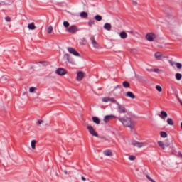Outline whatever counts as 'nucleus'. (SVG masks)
Returning <instances> with one entry per match:
<instances>
[{"label": "nucleus", "instance_id": "f257e3e1", "mask_svg": "<svg viewBox=\"0 0 182 182\" xmlns=\"http://www.w3.org/2000/svg\"><path fill=\"white\" fill-rule=\"evenodd\" d=\"M117 119L125 127H129L131 130H134L135 124H134V121L132 120V119L129 117H125V118L117 117Z\"/></svg>", "mask_w": 182, "mask_h": 182}, {"label": "nucleus", "instance_id": "f03ea898", "mask_svg": "<svg viewBox=\"0 0 182 182\" xmlns=\"http://www.w3.org/2000/svg\"><path fill=\"white\" fill-rule=\"evenodd\" d=\"M114 105H117V112L118 113H119L120 114H124V113H127V109H126V107H124V105L119 103V102H117L116 100V102L114 103Z\"/></svg>", "mask_w": 182, "mask_h": 182}, {"label": "nucleus", "instance_id": "7ed1b4c3", "mask_svg": "<svg viewBox=\"0 0 182 182\" xmlns=\"http://www.w3.org/2000/svg\"><path fill=\"white\" fill-rule=\"evenodd\" d=\"M145 38L146 41L149 42H154V39H156V36L154 34V33H148L146 36Z\"/></svg>", "mask_w": 182, "mask_h": 182}, {"label": "nucleus", "instance_id": "20e7f679", "mask_svg": "<svg viewBox=\"0 0 182 182\" xmlns=\"http://www.w3.org/2000/svg\"><path fill=\"white\" fill-rule=\"evenodd\" d=\"M77 31H79L77 27L75 25H72L68 28H67L66 32H68V33H76Z\"/></svg>", "mask_w": 182, "mask_h": 182}, {"label": "nucleus", "instance_id": "39448f33", "mask_svg": "<svg viewBox=\"0 0 182 182\" xmlns=\"http://www.w3.org/2000/svg\"><path fill=\"white\" fill-rule=\"evenodd\" d=\"M55 73L59 76H65V75H67L68 72H66L65 68H59L55 70Z\"/></svg>", "mask_w": 182, "mask_h": 182}, {"label": "nucleus", "instance_id": "423d86ee", "mask_svg": "<svg viewBox=\"0 0 182 182\" xmlns=\"http://www.w3.org/2000/svg\"><path fill=\"white\" fill-rule=\"evenodd\" d=\"M68 50L69 53H70L71 55H73L74 56L80 58V54L79 53V52L76 51V50L75 48H73L72 47H68Z\"/></svg>", "mask_w": 182, "mask_h": 182}, {"label": "nucleus", "instance_id": "0eeeda50", "mask_svg": "<svg viewBox=\"0 0 182 182\" xmlns=\"http://www.w3.org/2000/svg\"><path fill=\"white\" fill-rule=\"evenodd\" d=\"M113 119H117V117L111 114V115H106L104 117V122L105 123H109V122H110V120H113Z\"/></svg>", "mask_w": 182, "mask_h": 182}, {"label": "nucleus", "instance_id": "6e6552de", "mask_svg": "<svg viewBox=\"0 0 182 182\" xmlns=\"http://www.w3.org/2000/svg\"><path fill=\"white\" fill-rule=\"evenodd\" d=\"M87 130H89V132L90 134H92V136H94L95 137H99V134L96 133V132L95 131V129H93V127L87 126Z\"/></svg>", "mask_w": 182, "mask_h": 182}, {"label": "nucleus", "instance_id": "1a4fd4ad", "mask_svg": "<svg viewBox=\"0 0 182 182\" xmlns=\"http://www.w3.org/2000/svg\"><path fill=\"white\" fill-rule=\"evenodd\" d=\"M132 145L134 146L135 147L141 148L144 147V146H146V144L144 142H139L136 141H134L132 142Z\"/></svg>", "mask_w": 182, "mask_h": 182}, {"label": "nucleus", "instance_id": "9d476101", "mask_svg": "<svg viewBox=\"0 0 182 182\" xmlns=\"http://www.w3.org/2000/svg\"><path fill=\"white\" fill-rule=\"evenodd\" d=\"M102 102L104 103H107L108 102H112V103H116V100L113 97H105L102 99Z\"/></svg>", "mask_w": 182, "mask_h": 182}, {"label": "nucleus", "instance_id": "9b49d317", "mask_svg": "<svg viewBox=\"0 0 182 182\" xmlns=\"http://www.w3.org/2000/svg\"><path fill=\"white\" fill-rule=\"evenodd\" d=\"M83 77H85V74L83 73V72L79 71L77 73V82H80L83 79Z\"/></svg>", "mask_w": 182, "mask_h": 182}, {"label": "nucleus", "instance_id": "f8f14e48", "mask_svg": "<svg viewBox=\"0 0 182 182\" xmlns=\"http://www.w3.org/2000/svg\"><path fill=\"white\" fill-rule=\"evenodd\" d=\"M65 56H66L67 60L69 63H70L71 65H76L75 60L73 58H70L69 56V54H65Z\"/></svg>", "mask_w": 182, "mask_h": 182}, {"label": "nucleus", "instance_id": "ddd939ff", "mask_svg": "<svg viewBox=\"0 0 182 182\" xmlns=\"http://www.w3.org/2000/svg\"><path fill=\"white\" fill-rule=\"evenodd\" d=\"M125 96L126 97H130V99H136V96L134 95V94H133V92L130 91L126 92Z\"/></svg>", "mask_w": 182, "mask_h": 182}, {"label": "nucleus", "instance_id": "4468645a", "mask_svg": "<svg viewBox=\"0 0 182 182\" xmlns=\"http://www.w3.org/2000/svg\"><path fill=\"white\" fill-rule=\"evenodd\" d=\"M168 114H167V112H166V111H161V114H159V117H161V119H163V120H166V117H168Z\"/></svg>", "mask_w": 182, "mask_h": 182}, {"label": "nucleus", "instance_id": "2eb2a0df", "mask_svg": "<svg viewBox=\"0 0 182 182\" xmlns=\"http://www.w3.org/2000/svg\"><path fill=\"white\" fill-rule=\"evenodd\" d=\"M104 156H107V157H110L113 156V154L112 153V150L107 149L103 151Z\"/></svg>", "mask_w": 182, "mask_h": 182}, {"label": "nucleus", "instance_id": "dca6fc26", "mask_svg": "<svg viewBox=\"0 0 182 182\" xmlns=\"http://www.w3.org/2000/svg\"><path fill=\"white\" fill-rule=\"evenodd\" d=\"M103 28L105 29V31H112V24L106 23L104 24Z\"/></svg>", "mask_w": 182, "mask_h": 182}, {"label": "nucleus", "instance_id": "f3484780", "mask_svg": "<svg viewBox=\"0 0 182 182\" xmlns=\"http://www.w3.org/2000/svg\"><path fill=\"white\" fill-rule=\"evenodd\" d=\"M155 58L157 59V60H161L164 56H163L160 52H157L155 53Z\"/></svg>", "mask_w": 182, "mask_h": 182}, {"label": "nucleus", "instance_id": "a211bd4d", "mask_svg": "<svg viewBox=\"0 0 182 182\" xmlns=\"http://www.w3.org/2000/svg\"><path fill=\"white\" fill-rule=\"evenodd\" d=\"M119 38H121V39H126L127 38V33H126L124 31L120 32Z\"/></svg>", "mask_w": 182, "mask_h": 182}, {"label": "nucleus", "instance_id": "6ab92c4d", "mask_svg": "<svg viewBox=\"0 0 182 182\" xmlns=\"http://www.w3.org/2000/svg\"><path fill=\"white\" fill-rule=\"evenodd\" d=\"M28 28L31 31H35L36 29V27L35 26V23H31L28 25Z\"/></svg>", "mask_w": 182, "mask_h": 182}, {"label": "nucleus", "instance_id": "aec40b11", "mask_svg": "<svg viewBox=\"0 0 182 182\" xmlns=\"http://www.w3.org/2000/svg\"><path fill=\"white\" fill-rule=\"evenodd\" d=\"M92 122L95 123V124H100V119L97 117H92Z\"/></svg>", "mask_w": 182, "mask_h": 182}, {"label": "nucleus", "instance_id": "412c9836", "mask_svg": "<svg viewBox=\"0 0 182 182\" xmlns=\"http://www.w3.org/2000/svg\"><path fill=\"white\" fill-rule=\"evenodd\" d=\"M92 45L95 49H99V44L97 42H96V41L92 40Z\"/></svg>", "mask_w": 182, "mask_h": 182}, {"label": "nucleus", "instance_id": "4be33fe9", "mask_svg": "<svg viewBox=\"0 0 182 182\" xmlns=\"http://www.w3.org/2000/svg\"><path fill=\"white\" fill-rule=\"evenodd\" d=\"M158 144L159 147H161V149H163V150H166V144H164V142L159 141H158Z\"/></svg>", "mask_w": 182, "mask_h": 182}, {"label": "nucleus", "instance_id": "5701e85b", "mask_svg": "<svg viewBox=\"0 0 182 182\" xmlns=\"http://www.w3.org/2000/svg\"><path fill=\"white\" fill-rule=\"evenodd\" d=\"M167 124H169V126H174V121H173V119L168 118L167 120Z\"/></svg>", "mask_w": 182, "mask_h": 182}, {"label": "nucleus", "instance_id": "b1692460", "mask_svg": "<svg viewBox=\"0 0 182 182\" xmlns=\"http://www.w3.org/2000/svg\"><path fill=\"white\" fill-rule=\"evenodd\" d=\"M80 18H87V14L85 11H82L80 13Z\"/></svg>", "mask_w": 182, "mask_h": 182}, {"label": "nucleus", "instance_id": "393cba45", "mask_svg": "<svg viewBox=\"0 0 182 182\" xmlns=\"http://www.w3.org/2000/svg\"><path fill=\"white\" fill-rule=\"evenodd\" d=\"M31 149H33V150H35L36 146V141L32 140L31 142Z\"/></svg>", "mask_w": 182, "mask_h": 182}, {"label": "nucleus", "instance_id": "a878e982", "mask_svg": "<svg viewBox=\"0 0 182 182\" xmlns=\"http://www.w3.org/2000/svg\"><path fill=\"white\" fill-rule=\"evenodd\" d=\"M122 86H124L126 89H127V88L130 87V84L129 83V82L124 81L122 83Z\"/></svg>", "mask_w": 182, "mask_h": 182}, {"label": "nucleus", "instance_id": "bb28decb", "mask_svg": "<svg viewBox=\"0 0 182 182\" xmlns=\"http://www.w3.org/2000/svg\"><path fill=\"white\" fill-rule=\"evenodd\" d=\"M63 25L64 28H66V29H68L69 26H70L68 21H63Z\"/></svg>", "mask_w": 182, "mask_h": 182}, {"label": "nucleus", "instance_id": "cd10ccee", "mask_svg": "<svg viewBox=\"0 0 182 182\" xmlns=\"http://www.w3.org/2000/svg\"><path fill=\"white\" fill-rule=\"evenodd\" d=\"M175 77L176 80H181L182 75L181 73H176Z\"/></svg>", "mask_w": 182, "mask_h": 182}, {"label": "nucleus", "instance_id": "c85d7f7f", "mask_svg": "<svg viewBox=\"0 0 182 182\" xmlns=\"http://www.w3.org/2000/svg\"><path fill=\"white\" fill-rule=\"evenodd\" d=\"M160 136H161V137L166 139V137H167V132L162 131L160 132Z\"/></svg>", "mask_w": 182, "mask_h": 182}, {"label": "nucleus", "instance_id": "c756f323", "mask_svg": "<svg viewBox=\"0 0 182 182\" xmlns=\"http://www.w3.org/2000/svg\"><path fill=\"white\" fill-rule=\"evenodd\" d=\"M95 21L100 22V21H102V16L100 15H96L95 16Z\"/></svg>", "mask_w": 182, "mask_h": 182}, {"label": "nucleus", "instance_id": "7c9ffc66", "mask_svg": "<svg viewBox=\"0 0 182 182\" xmlns=\"http://www.w3.org/2000/svg\"><path fill=\"white\" fill-rule=\"evenodd\" d=\"M128 159L130 160V161H134V160H136V156H134V155H130Z\"/></svg>", "mask_w": 182, "mask_h": 182}, {"label": "nucleus", "instance_id": "2f4dec72", "mask_svg": "<svg viewBox=\"0 0 182 182\" xmlns=\"http://www.w3.org/2000/svg\"><path fill=\"white\" fill-rule=\"evenodd\" d=\"M53 31V27H52V26H50L48 27L47 28L48 33H50Z\"/></svg>", "mask_w": 182, "mask_h": 182}, {"label": "nucleus", "instance_id": "473e14b6", "mask_svg": "<svg viewBox=\"0 0 182 182\" xmlns=\"http://www.w3.org/2000/svg\"><path fill=\"white\" fill-rule=\"evenodd\" d=\"M36 90V87H30V89H29V92H30V93H33V92H35Z\"/></svg>", "mask_w": 182, "mask_h": 182}, {"label": "nucleus", "instance_id": "72a5a7b5", "mask_svg": "<svg viewBox=\"0 0 182 182\" xmlns=\"http://www.w3.org/2000/svg\"><path fill=\"white\" fill-rule=\"evenodd\" d=\"M156 89L158 90V92H161L163 90V88H161V86L160 85H156Z\"/></svg>", "mask_w": 182, "mask_h": 182}, {"label": "nucleus", "instance_id": "f704fd0d", "mask_svg": "<svg viewBox=\"0 0 182 182\" xmlns=\"http://www.w3.org/2000/svg\"><path fill=\"white\" fill-rule=\"evenodd\" d=\"M146 177L148 180H149L151 182H156L153 178H151V177H150V176L149 175H146Z\"/></svg>", "mask_w": 182, "mask_h": 182}, {"label": "nucleus", "instance_id": "c9c22d12", "mask_svg": "<svg viewBox=\"0 0 182 182\" xmlns=\"http://www.w3.org/2000/svg\"><path fill=\"white\" fill-rule=\"evenodd\" d=\"M176 68H177L178 69H181V68H182V65H181V63H176Z\"/></svg>", "mask_w": 182, "mask_h": 182}, {"label": "nucleus", "instance_id": "e433bc0d", "mask_svg": "<svg viewBox=\"0 0 182 182\" xmlns=\"http://www.w3.org/2000/svg\"><path fill=\"white\" fill-rule=\"evenodd\" d=\"M89 26H92V25H95V21L90 20L88 21Z\"/></svg>", "mask_w": 182, "mask_h": 182}, {"label": "nucleus", "instance_id": "4c0bfd02", "mask_svg": "<svg viewBox=\"0 0 182 182\" xmlns=\"http://www.w3.org/2000/svg\"><path fill=\"white\" fill-rule=\"evenodd\" d=\"M153 72H155V73H159V72H161V70L159 68L154 69Z\"/></svg>", "mask_w": 182, "mask_h": 182}, {"label": "nucleus", "instance_id": "58836bf2", "mask_svg": "<svg viewBox=\"0 0 182 182\" xmlns=\"http://www.w3.org/2000/svg\"><path fill=\"white\" fill-rule=\"evenodd\" d=\"M5 21H6V22H11V18L9 17V16L5 17Z\"/></svg>", "mask_w": 182, "mask_h": 182}, {"label": "nucleus", "instance_id": "ea45409f", "mask_svg": "<svg viewBox=\"0 0 182 182\" xmlns=\"http://www.w3.org/2000/svg\"><path fill=\"white\" fill-rule=\"evenodd\" d=\"M38 124H42L43 123V121L42 119H39L37 122Z\"/></svg>", "mask_w": 182, "mask_h": 182}, {"label": "nucleus", "instance_id": "a19ab883", "mask_svg": "<svg viewBox=\"0 0 182 182\" xmlns=\"http://www.w3.org/2000/svg\"><path fill=\"white\" fill-rule=\"evenodd\" d=\"M178 157H181V159H182V154L181 151L178 153Z\"/></svg>", "mask_w": 182, "mask_h": 182}, {"label": "nucleus", "instance_id": "79ce46f5", "mask_svg": "<svg viewBox=\"0 0 182 182\" xmlns=\"http://www.w3.org/2000/svg\"><path fill=\"white\" fill-rule=\"evenodd\" d=\"M146 70L147 72H153L154 70L151 68H147Z\"/></svg>", "mask_w": 182, "mask_h": 182}, {"label": "nucleus", "instance_id": "37998d69", "mask_svg": "<svg viewBox=\"0 0 182 182\" xmlns=\"http://www.w3.org/2000/svg\"><path fill=\"white\" fill-rule=\"evenodd\" d=\"M81 179L82 181H86V178H85V176H82Z\"/></svg>", "mask_w": 182, "mask_h": 182}, {"label": "nucleus", "instance_id": "c03bdc74", "mask_svg": "<svg viewBox=\"0 0 182 182\" xmlns=\"http://www.w3.org/2000/svg\"><path fill=\"white\" fill-rule=\"evenodd\" d=\"M133 4H134V5H137V2L133 1Z\"/></svg>", "mask_w": 182, "mask_h": 182}, {"label": "nucleus", "instance_id": "a18cd8bd", "mask_svg": "<svg viewBox=\"0 0 182 182\" xmlns=\"http://www.w3.org/2000/svg\"><path fill=\"white\" fill-rule=\"evenodd\" d=\"M64 173H65V174H68V171L65 170V171H64Z\"/></svg>", "mask_w": 182, "mask_h": 182}, {"label": "nucleus", "instance_id": "49530a36", "mask_svg": "<svg viewBox=\"0 0 182 182\" xmlns=\"http://www.w3.org/2000/svg\"><path fill=\"white\" fill-rule=\"evenodd\" d=\"M4 79H6L5 77L1 78V80H4Z\"/></svg>", "mask_w": 182, "mask_h": 182}]
</instances>
